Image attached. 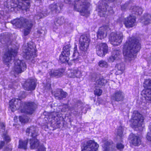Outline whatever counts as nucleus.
Returning a JSON list of instances; mask_svg holds the SVG:
<instances>
[{"label":"nucleus","mask_w":151,"mask_h":151,"mask_svg":"<svg viewBox=\"0 0 151 151\" xmlns=\"http://www.w3.org/2000/svg\"><path fill=\"white\" fill-rule=\"evenodd\" d=\"M60 3L59 2L53 3L49 6L51 11L55 13H59L60 9Z\"/></svg>","instance_id":"obj_24"},{"label":"nucleus","mask_w":151,"mask_h":151,"mask_svg":"<svg viewBox=\"0 0 151 151\" xmlns=\"http://www.w3.org/2000/svg\"><path fill=\"white\" fill-rule=\"evenodd\" d=\"M99 147V145L94 141L89 140L84 145L82 151H97Z\"/></svg>","instance_id":"obj_13"},{"label":"nucleus","mask_w":151,"mask_h":151,"mask_svg":"<svg viewBox=\"0 0 151 151\" xmlns=\"http://www.w3.org/2000/svg\"><path fill=\"white\" fill-rule=\"evenodd\" d=\"M151 132H150H150H148L146 135V138L147 139L150 141H151Z\"/></svg>","instance_id":"obj_47"},{"label":"nucleus","mask_w":151,"mask_h":151,"mask_svg":"<svg viewBox=\"0 0 151 151\" xmlns=\"http://www.w3.org/2000/svg\"><path fill=\"white\" fill-rule=\"evenodd\" d=\"M132 118L133 121V125L137 127H140L139 129L140 130L143 129V126L144 118L142 115L137 111H134L132 116Z\"/></svg>","instance_id":"obj_9"},{"label":"nucleus","mask_w":151,"mask_h":151,"mask_svg":"<svg viewBox=\"0 0 151 151\" xmlns=\"http://www.w3.org/2000/svg\"><path fill=\"white\" fill-rule=\"evenodd\" d=\"M15 28H25L24 34L25 36L28 35L30 33L33 24L32 22L23 17L14 19L11 21Z\"/></svg>","instance_id":"obj_3"},{"label":"nucleus","mask_w":151,"mask_h":151,"mask_svg":"<svg viewBox=\"0 0 151 151\" xmlns=\"http://www.w3.org/2000/svg\"><path fill=\"white\" fill-rule=\"evenodd\" d=\"M151 80H146L144 82V86L146 89L145 92V99L146 100H151Z\"/></svg>","instance_id":"obj_16"},{"label":"nucleus","mask_w":151,"mask_h":151,"mask_svg":"<svg viewBox=\"0 0 151 151\" xmlns=\"http://www.w3.org/2000/svg\"><path fill=\"white\" fill-rule=\"evenodd\" d=\"M19 120L20 122L22 123L27 122L28 121V119H24V117L22 116H20L19 117Z\"/></svg>","instance_id":"obj_46"},{"label":"nucleus","mask_w":151,"mask_h":151,"mask_svg":"<svg viewBox=\"0 0 151 151\" xmlns=\"http://www.w3.org/2000/svg\"><path fill=\"white\" fill-rule=\"evenodd\" d=\"M70 45H66L63 48V51L60 56L59 59L63 63H65L68 62L69 59V56L70 54Z\"/></svg>","instance_id":"obj_15"},{"label":"nucleus","mask_w":151,"mask_h":151,"mask_svg":"<svg viewBox=\"0 0 151 151\" xmlns=\"http://www.w3.org/2000/svg\"><path fill=\"white\" fill-rule=\"evenodd\" d=\"M49 12H48L47 9H44L41 12H38L37 14V19H40L46 16L49 14Z\"/></svg>","instance_id":"obj_30"},{"label":"nucleus","mask_w":151,"mask_h":151,"mask_svg":"<svg viewBox=\"0 0 151 151\" xmlns=\"http://www.w3.org/2000/svg\"><path fill=\"white\" fill-rule=\"evenodd\" d=\"M7 151H11L12 150V149L11 148H9V151H8V150L7 149Z\"/></svg>","instance_id":"obj_56"},{"label":"nucleus","mask_w":151,"mask_h":151,"mask_svg":"<svg viewBox=\"0 0 151 151\" xmlns=\"http://www.w3.org/2000/svg\"><path fill=\"white\" fill-rule=\"evenodd\" d=\"M23 86L24 89L27 90H34L36 87L35 83L32 80H28L26 81Z\"/></svg>","instance_id":"obj_21"},{"label":"nucleus","mask_w":151,"mask_h":151,"mask_svg":"<svg viewBox=\"0 0 151 151\" xmlns=\"http://www.w3.org/2000/svg\"><path fill=\"white\" fill-rule=\"evenodd\" d=\"M64 1L66 3L70 4L72 1V0H64Z\"/></svg>","instance_id":"obj_52"},{"label":"nucleus","mask_w":151,"mask_h":151,"mask_svg":"<svg viewBox=\"0 0 151 151\" xmlns=\"http://www.w3.org/2000/svg\"><path fill=\"white\" fill-rule=\"evenodd\" d=\"M106 1H116V0H105Z\"/></svg>","instance_id":"obj_55"},{"label":"nucleus","mask_w":151,"mask_h":151,"mask_svg":"<svg viewBox=\"0 0 151 151\" xmlns=\"http://www.w3.org/2000/svg\"><path fill=\"white\" fill-rule=\"evenodd\" d=\"M0 42H1V40H0Z\"/></svg>","instance_id":"obj_58"},{"label":"nucleus","mask_w":151,"mask_h":151,"mask_svg":"<svg viewBox=\"0 0 151 151\" xmlns=\"http://www.w3.org/2000/svg\"><path fill=\"white\" fill-rule=\"evenodd\" d=\"M90 40L88 36L83 35L81 36L79 42V47L80 50L86 51L88 49Z\"/></svg>","instance_id":"obj_12"},{"label":"nucleus","mask_w":151,"mask_h":151,"mask_svg":"<svg viewBox=\"0 0 151 151\" xmlns=\"http://www.w3.org/2000/svg\"><path fill=\"white\" fill-rule=\"evenodd\" d=\"M116 147L118 149L122 150L124 148V145L122 143H118L117 144Z\"/></svg>","instance_id":"obj_43"},{"label":"nucleus","mask_w":151,"mask_h":151,"mask_svg":"<svg viewBox=\"0 0 151 151\" xmlns=\"http://www.w3.org/2000/svg\"><path fill=\"white\" fill-rule=\"evenodd\" d=\"M140 48V44L138 39L134 37H129L123 47V53L125 59L131 61Z\"/></svg>","instance_id":"obj_1"},{"label":"nucleus","mask_w":151,"mask_h":151,"mask_svg":"<svg viewBox=\"0 0 151 151\" xmlns=\"http://www.w3.org/2000/svg\"><path fill=\"white\" fill-rule=\"evenodd\" d=\"M151 15L147 14H145L144 17L141 19L142 22L145 24H147L150 23V18Z\"/></svg>","instance_id":"obj_31"},{"label":"nucleus","mask_w":151,"mask_h":151,"mask_svg":"<svg viewBox=\"0 0 151 151\" xmlns=\"http://www.w3.org/2000/svg\"><path fill=\"white\" fill-rule=\"evenodd\" d=\"M30 147L34 149L37 147L39 145L38 140L37 139L36 137L32 138L30 139Z\"/></svg>","instance_id":"obj_27"},{"label":"nucleus","mask_w":151,"mask_h":151,"mask_svg":"<svg viewBox=\"0 0 151 151\" xmlns=\"http://www.w3.org/2000/svg\"><path fill=\"white\" fill-rule=\"evenodd\" d=\"M131 142L133 145L135 146L139 145L141 143L140 137L133 134H131L129 136Z\"/></svg>","instance_id":"obj_22"},{"label":"nucleus","mask_w":151,"mask_h":151,"mask_svg":"<svg viewBox=\"0 0 151 151\" xmlns=\"http://www.w3.org/2000/svg\"><path fill=\"white\" fill-rule=\"evenodd\" d=\"M118 59L111 54V56L108 57L107 58L108 61L109 63H113L115 60H117Z\"/></svg>","instance_id":"obj_40"},{"label":"nucleus","mask_w":151,"mask_h":151,"mask_svg":"<svg viewBox=\"0 0 151 151\" xmlns=\"http://www.w3.org/2000/svg\"><path fill=\"white\" fill-rule=\"evenodd\" d=\"M13 4H11L13 7L15 8L17 7L19 9L27 11L29 7V0H11Z\"/></svg>","instance_id":"obj_10"},{"label":"nucleus","mask_w":151,"mask_h":151,"mask_svg":"<svg viewBox=\"0 0 151 151\" xmlns=\"http://www.w3.org/2000/svg\"><path fill=\"white\" fill-rule=\"evenodd\" d=\"M79 55V53L77 50V46L75 45L74 48V51L73 56L74 57V59L76 60L78 59Z\"/></svg>","instance_id":"obj_37"},{"label":"nucleus","mask_w":151,"mask_h":151,"mask_svg":"<svg viewBox=\"0 0 151 151\" xmlns=\"http://www.w3.org/2000/svg\"><path fill=\"white\" fill-rule=\"evenodd\" d=\"M111 142L108 141H106L103 145V147L104 149V151H112L110 145Z\"/></svg>","instance_id":"obj_34"},{"label":"nucleus","mask_w":151,"mask_h":151,"mask_svg":"<svg viewBox=\"0 0 151 151\" xmlns=\"http://www.w3.org/2000/svg\"><path fill=\"white\" fill-rule=\"evenodd\" d=\"M2 43H0V46H2Z\"/></svg>","instance_id":"obj_57"},{"label":"nucleus","mask_w":151,"mask_h":151,"mask_svg":"<svg viewBox=\"0 0 151 151\" xmlns=\"http://www.w3.org/2000/svg\"><path fill=\"white\" fill-rule=\"evenodd\" d=\"M61 89H58L54 92L55 98L57 99L60 100V95L61 94Z\"/></svg>","instance_id":"obj_38"},{"label":"nucleus","mask_w":151,"mask_h":151,"mask_svg":"<svg viewBox=\"0 0 151 151\" xmlns=\"http://www.w3.org/2000/svg\"><path fill=\"white\" fill-rule=\"evenodd\" d=\"M37 151H45V148L43 146H41L38 148Z\"/></svg>","instance_id":"obj_49"},{"label":"nucleus","mask_w":151,"mask_h":151,"mask_svg":"<svg viewBox=\"0 0 151 151\" xmlns=\"http://www.w3.org/2000/svg\"><path fill=\"white\" fill-rule=\"evenodd\" d=\"M124 98V93L120 90L116 91L111 96V99L112 100L117 101H122Z\"/></svg>","instance_id":"obj_18"},{"label":"nucleus","mask_w":151,"mask_h":151,"mask_svg":"<svg viewBox=\"0 0 151 151\" xmlns=\"http://www.w3.org/2000/svg\"><path fill=\"white\" fill-rule=\"evenodd\" d=\"M124 23L126 27H132L136 24L135 17L134 15H130L124 19Z\"/></svg>","instance_id":"obj_17"},{"label":"nucleus","mask_w":151,"mask_h":151,"mask_svg":"<svg viewBox=\"0 0 151 151\" xmlns=\"http://www.w3.org/2000/svg\"><path fill=\"white\" fill-rule=\"evenodd\" d=\"M26 132L27 135L30 136L32 137V138H35L38 135L37 128L34 126L27 128L26 130Z\"/></svg>","instance_id":"obj_19"},{"label":"nucleus","mask_w":151,"mask_h":151,"mask_svg":"<svg viewBox=\"0 0 151 151\" xmlns=\"http://www.w3.org/2000/svg\"><path fill=\"white\" fill-rule=\"evenodd\" d=\"M24 52L25 54L27 59H30L36 56V50L35 49V46L32 42H29L24 47Z\"/></svg>","instance_id":"obj_8"},{"label":"nucleus","mask_w":151,"mask_h":151,"mask_svg":"<svg viewBox=\"0 0 151 151\" xmlns=\"http://www.w3.org/2000/svg\"><path fill=\"white\" fill-rule=\"evenodd\" d=\"M116 68L119 71V72L118 71L116 72V75L122 74L125 70V65L123 63L117 64L116 65Z\"/></svg>","instance_id":"obj_28"},{"label":"nucleus","mask_w":151,"mask_h":151,"mask_svg":"<svg viewBox=\"0 0 151 151\" xmlns=\"http://www.w3.org/2000/svg\"><path fill=\"white\" fill-rule=\"evenodd\" d=\"M64 108H65V109H64L63 108L62 109H61V111H65L66 110V109L68 108V105H65L64 107Z\"/></svg>","instance_id":"obj_50"},{"label":"nucleus","mask_w":151,"mask_h":151,"mask_svg":"<svg viewBox=\"0 0 151 151\" xmlns=\"http://www.w3.org/2000/svg\"><path fill=\"white\" fill-rule=\"evenodd\" d=\"M121 8L122 10H124L126 8V6L125 5L122 6L121 7Z\"/></svg>","instance_id":"obj_54"},{"label":"nucleus","mask_w":151,"mask_h":151,"mask_svg":"<svg viewBox=\"0 0 151 151\" xmlns=\"http://www.w3.org/2000/svg\"><path fill=\"white\" fill-rule=\"evenodd\" d=\"M65 22V20L63 17H58L55 19V24L53 27L57 29V27L62 25Z\"/></svg>","instance_id":"obj_26"},{"label":"nucleus","mask_w":151,"mask_h":151,"mask_svg":"<svg viewBox=\"0 0 151 151\" xmlns=\"http://www.w3.org/2000/svg\"><path fill=\"white\" fill-rule=\"evenodd\" d=\"M108 11L111 14H113L114 13L112 8H110V9L109 10H108Z\"/></svg>","instance_id":"obj_53"},{"label":"nucleus","mask_w":151,"mask_h":151,"mask_svg":"<svg viewBox=\"0 0 151 151\" xmlns=\"http://www.w3.org/2000/svg\"><path fill=\"white\" fill-rule=\"evenodd\" d=\"M3 138L7 142H9L10 141V137L6 134H4Z\"/></svg>","instance_id":"obj_44"},{"label":"nucleus","mask_w":151,"mask_h":151,"mask_svg":"<svg viewBox=\"0 0 151 151\" xmlns=\"http://www.w3.org/2000/svg\"><path fill=\"white\" fill-rule=\"evenodd\" d=\"M96 49L97 54L101 57H104L108 52V46L105 43L98 44L96 46Z\"/></svg>","instance_id":"obj_14"},{"label":"nucleus","mask_w":151,"mask_h":151,"mask_svg":"<svg viewBox=\"0 0 151 151\" xmlns=\"http://www.w3.org/2000/svg\"><path fill=\"white\" fill-rule=\"evenodd\" d=\"M27 143L28 140L24 141L21 140L19 141V147L24 149H26L27 148Z\"/></svg>","instance_id":"obj_33"},{"label":"nucleus","mask_w":151,"mask_h":151,"mask_svg":"<svg viewBox=\"0 0 151 151\" xmlns=\"http://www.w3.org/2000/svg\"><path fill=\"white\" fill-rule=\"evenodd\" d=\"M123 128L122 127H119L117 132V135L120 137H122L123 135Z\"/></svg>","instance_id":"obj_41"},{"label":"nucleus","mask_w":151,"mask_h":151,"mask_svg":"<svg viewBox=\"0 0 151 151\" xmlns=\"http://www.w3.org/2000/svg\"><path fill=\"white\" fill-rule=\"evenodd\" d=\"M133 14H141L142 13L143 10L142 9L138 6H134L132 9Z\"/></svg>","instance_id":"obj_32"},{"label":"nucleus","mask_w":151,"mask_h":151,"mask_svg":"<svg viewBox=\"0 0 151 151\" xmlns=\"http://www.w3.org/2000/svg\"><path fill=\"white\" fill-rule=\"evenodd\" d=\"M99 66L103 68H107L108 67V64L104 60H100L98 63Z\"/></svg>","instance_id":"obj_36"},{"label":"nucleus","mask_w":151,"mask_h":151,"mask_svg":"<svg viewBox=\"0 0 151 151\" xmlns=\"http://www.w3.org/2000/svg\"><path fill=\"white\" fill-rule=\"evenodd\" d=\"M84 66L81 65L69 70L67 72L68 77L70 78H80L85 74Z\"/></svg>","instance_id":"obj_7"},{"label":"nucleus","mask_w":151,"mask_h":151,"mask_svg":"<svg viewBox=\"0 0 151 151\" xmlns=\"http://www.w3.org/2000/svg\"><path fill=\"white\" fill-rule=\"evenodd\" d=\"M0 128L2 129V132H3L5 129V125L4 123H0Z\"/></svg>","instance_id":"obj_48"},{"label":"nucleus","mask_w":151,"mask_h":151,"mask_svg":"<svg viewBox=\"0 0 151 151\" xmlns=\"http://www.w3.org/2000/svg\"><path fill=\"white\" fill-rule=\"evenodd\" d=\"M89 4L88 0H75L73 3L74 9L80 12L81 15L86 17L90 14L88 9Z\"/></svg>","instance_id":"obj_4"},{"label":"nucleus","mask_w":151,"mask_h":151,"mask_svg":"<svg viewBox=\"0 0 151 151\" xmlns=\"http://www.w3.org/2000/svg\"><path fill=\"white\" fill-rule=\"evenodd\" d=\"M27 66L25 62L23 61L18 59L15 61L10 73L16 77L19 74L24 72Z\"/></svg>","instance_id":"obj_6"},{"label":"nucleus","mask_w":151,"mask_h":151,"mask_svg":"<svg viewBox=\"0 0 151 151\" xmlns=\"http://www.w3.org/2000/svg\"><path fill=\"white\" fill-rule=\"evenodd\" d=\"M106 82V80H105L103 77H101L96 80V84L97 86L100 88L104 85Z\"/></svg>","instance_id":"obj_29"},{"label":"nucleus","mask_w":151,"mask_h":151,"mask_svg":"<svg viewBox=\"0 0 151 151\" xmlns=\"http://www.w3.org/2000/svg\"><path fill=\"white\" fill-rule=\"evenodd\" d=\"M102 92V90L100 88H95L94 91L95 95L98 96H100Z\"/></svg>","instance_id":"obj_42"},{"label":"nucleus","mask_w":151,"mask_h":151,"mask_svg":"<svg viewBox=\"0 0 151 151\" xmlns=\"http://www.w3.org/2000/svg\"><path fill=\"white\" fill-rule=\"evenodd\" d=\"M123 37L122 32H112L110 34L109 40L112 44L115 46L118 45L122 42Z\"/></svg>","instance_id":"obj_11"},{"label":"nucleus","mask_w":151,"mask_h":151,"mask_svg":"<svg viewBox=\"0 0 151 151\" xmlns=\"http://www.w3.org/2000/svg\"><path fill=\"white\" fill-rule=\"evenodd\" d=\"M35 106L36 104L33 102L22 103L20 100L15 98L12 99L9 102V108L12 111L20 109L22 113L32 114Z\"/></svg>","instance_id":"obj_2"},{"label":"nucleus","mask_w":151,"mask_h":151,"mask_svg":"<svg viewBox=\"0 0 151 151\" xmlns=\"http://www.w3.org/2000/svg\"><path fill=\"white\" fill-rule=\"evenodd\" d=\"M107 27L106 26L100 27L97 33L98 38L102 39L106 37L107 36Z\"/></svg>","instance_id":"obj_20"},{"label":"nucleus","mask_w":151,"mask_h":151,"mask_svg":"<svg viewBox=\"0 0 151 151\" xmlns=\"http://www.w3.org/2000/svg\"><path fill=\"white\" fill-rule=\"evenodd\" d=\"M64 70L63 69L59 70H52L49 72V74L52 77H56L57 78L62 76Z\"/></svg>","instance_id":"obj_23"},{"label":"nucleus","mask_w":151,"mask_h":151,"mask_svg":"<svg viewBox=\"0 0 151 151\" xmlns=\"http://www.w3.org/2000/svg\"><path fill=\"white\" fill-rule=\"evenodd\" d=\"M58 117V114L57 113L53 112L51 113L49 116V117L55 121H56L57 120V118Z\"/></svg>","instance_id":"obj_39"},{"label":"nucleus","mask_w":151,"mask_h":151,"mask_svg":"<svg viewBox=\"0 0 151 151\" xmlns=\"http://www.w3.org/2000/svg\"><path fill=\"white\" fill-rule=\"evenodd\" d=\"M107 6V4L105 3L104 6H100L99 8V14L100 17L105 16L106 12L107 9V7H108Z\"/></svg>","instance_id":"obj_25"},{"label":"nucleus","mask_w":151,"mask_h":151,"mask_svg":"<svg viewBox=\"0 0 151 151\" xmlns=\"http://www.w3.org/2000/svg\"><path fill=\"white\" fill-rule=\"evenodd\" d=\"M111 54L114 56L117 59L119 58L120 53V51L118 50L114 49L111 52Z\"/></svg>","instance_id":"obj_35"},{"label":"nucleus","mask_w":151,"mask_h":151,"mask_svg":"<svg viewBox=\"0 0 151 151\" xmlns=\"http://www.w3.org/2000/svg\"><path fill=\"white\" fill-rule=\"evenodd\" d=\"M18 46H13L9 48L3 57V61L4 63L9 67L10 64L14 61V60L18 53Z\"/></svg>","instance_id":"obj_5"},{"label":"nucleus","mask_w":151,"mask_h":151,"mask_svg":"<svg viewBox=\"0 0 151 151\" xmlns=\"http://www.w3.org/2000/svg\"><path fill=\"white\" fill-rule=\"evenodd\" d=\"M4 144V141H0V148H1Z\"/></svg>","instance_id":"obj_51"},{"label":"nucleus","mask_w":151,"mask_h":151,"mask_svg":"<svg viewBox=\"0 0 151 151\" xmlns=\"http://www.w3.org/2000/svg\"><path fill=\"white\" fill-rule=\"evenodd\" d=\"M61 94L60 95V99H62L63 98H65L67 96V93L61 89Z\"/></svg>","instance_id":"obj_45"}]
</instances>
